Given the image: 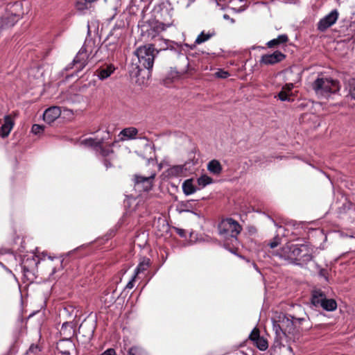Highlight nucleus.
<instances>
[{
    "label": "nucleus",
    "instance_id": "obj_11",
    "mask_svg": "<svg viewBox=\"0 0 355 355\" xmlns=\"http://www.w3.org/2000/svg\"><path fill=\"white\" fill-rule=\"evenodd\" d=\"M285 58V55L279 51L270 54L263 55L260 62L264 64H274L281 62Z\"/></svg>",
    "mask_w": 355,
    "mask_h": 355
},
{
    "label": "nucleus",
    "instance_id": "obj_40",
    "mask_svg": "<svg viewBox=\"0 0 355 355\" xmlns=\"http://www.w3.org/2000/svg\"><path fill=\"white\" fill-rule=\"evenodd\" d=\"M322 298L323 299L319 302L318 307L322 308L324 304V302L327 300V298L326 297V295L324 294V292H323V297Z\"/></svg>",
    "mask_w": 355,
    "mask_h": 355
},
{
    "label": "nucleus",
    "instance_id": "obj_1",
    "mask_svg": "<svg viewBox=\"0 0 355 355\" xmlns=\"http://www.w3.org/2000/svg\"><path fill=\"white\" fill-rule=\"evenodd\" d=\"M159 51L155 49L154 44L144 45L137 48L134 54L137 56L139 64H132L129 70L130 76L137 78L140 76L143 69H145L148 70L147 75L149 76L155 58Z\"/></svg>",
    "mask_w": 355,
    "mask_h": 355
},
{
    "label": "nucleus",
    "instance_id": "obj_19",
    "mask_svg": "<svg viewBox=\"0 0 355 355\" xmlns=\"http://www.w3.org/2000/svg\"><path fill=\"white\" fill-rule=\"evenodd\" d=\"M182 190L185 195L189 196L196 191V188L193 184V180L189 179L185 180L182 184Z\"/></svg>",
    "mask_w": 355,
    "mask_h": 355
},
{
    "label": "nucleus",
    "instance_id": "obj_48",
    "mask_svg": "<svg viewBox=\"0 0 355 355\" xmlns=\"http://www.w3.org/2000/svg\"><path fill=\"white\" fill-rule=\"evenodd\" d=\"M293 320H297V319H296L295 318H294V317H293ZM297 320H300V321L303 320V319H300V318H298Z\"/></svg>",
    "mask_w": 355,
    "mask_h": 355
},
{
    "label": "nucleus",
    "instance_id": "obj_36",
    "mask_svg": "<svg viewBox=\"0 0 355 355\" xmlns=\"http://www.w3.org/2000/svg\"><path fill=\"white\" fill-rule=\"evenodd\" d=\"M280 238L277 236L274 238L273 241H271L270 243H269V246L271 248H276L279 243H280Z\"/></svg>",
    "mask_w": 355,
    "mask_h": 355
},
{
    "label": "nucleus",
    "instance_id": "obj_27",
    "mask_svg": "<svg viewBox=\"0 0 355 355\" xmlns=\"http://www.w3.org/2000/svg\"><path fill=\"white\" fill-rule=\"evenodd\" d=\"M146 353L144 349L139 347H132L129 349L128 355H146Z\"/></svg>",
    "mask_w": 355,
    "mask_h": 355
},
{
    "label": "nucleus",
    "instance_id": "obj_32",
    "mask_svg": "<svg viewBox=\"0 0 355 355\" xmlns=\"http://www.w3.org/2000/svg\"><path fill=\"white\" fill-rule=\"evenodd\" d=\"M44 130V126L39 124H34L32 126L31 132L35 135H39Z\"/></svg>",
    "mask_w": 355,
    "mask_h": 355
},
{
    "label": "nucleus",
    "instance_id": "obj_16",
    "mask_svg": "<svg viewBox=\"0 0 355 355\" xmlns=\"http://www.w3.org/2000/svg\"><path fill=\"white\" fill-rule=\"evenodd\" d=\"M138 133V130L136 128L130 127L126 128L122 130L120 132V135L121 136V139L122 140L125 139H132L136 137V135Z\"/></svg>",
    "mask_w": 355,
    "mask_h": 355
},
{
    "label": "nucleus",
    "instance_id": "obj_31",
    "mask_svg": "<svg viewBox=\"0 0 355 355\" xmlns=\"http://www.w3.org/2000/svg\"><path fill=\"white\" fill-rule=\"evenodd\" d=\"M279 99L282 101H290V94L286 92L285 90L282 89V90L279 92L277 95Z\"/></svg>",
    "mask_w": 355,
    "mask_h": 355
},
{
    "label": "nucleus",
    "instance_id": "obj_30",
    "mask_svg": "<svg viewBox=\"0 0 355 355\" xmlns=\"http://www.w3.org/2000/svg\"><path fill=\"white\" fill-rule=\"evenodd\" d=\"M348 87L350 96L355 100V78L349 80Z\"/></svg>",
    "mask_w": 355,
    "mask_h": 355
},
{
    "label": "nucleus",
    "instance_id": "obj_17",
    "mask_svg": "<svg viewBox=\"0 0 355 355\" xmlns=\"http://www.w3.org/2000/svg\"><path fill=\"white\" fill-rule=\"evenodd\" d=\"M207 169L210 173L215 175H218L222 171V166L218 160L213 159L208 163Z\"/></svg>",
    "mask_w": 355,
    "mask_h": 355
},
{
    "label": "nucleus",
    "instance_id": "obj_9",
    "mask_svg": "<svg viewBox=\"0 0 355 355\" xmlns=\"http://www.w3.org/2000/svg\"><path fill=\"white\" fill-rule=\"evenodd\" d=\"M155 173H152L149 176H142L139 175H135V187L139 191H149L153 186V180L155 178Z\"/></svg>",
    "mask_w": 355,
    "mask_h": 355
},
{
    "label": "nucleus",
    "instance_id": "obj_28",
    "mask_svg": "<svg viewBox=\"0 0 355 355\" xmlns=\"http://www.w3.org/2000/svg\"><path fill=\"white\" fill-rule=\"evenodd\" d=\"M90 3L87 0H77L76 7L78 10H84L88 8V5Z\"/></svg>",
    "mask_w": 355,
    "mask_h": 355
},
{
    "label": "nucleus",
    "instance_id": "obj_37",
    "mask_svg": "<svg viewBox=\"0 0 355 355\" xmlns=\"http://www.w3.org/2000/svg\"><path fill=\"white\" fill-rule=\"evenodd\" d=\"M136 276L133 275L131 278V279L128 282L125 288L131 289L134 287V282L136 279Z\"/></svg>",
    "mask_w": 355,
    "mask_h": 355
},
{
    "label": "nucleus",
    "instance_id": "obj_10",
    "mask_svg": "<svg viewBox=\"0 0 355 355\" xmlns=\"http://www.w3.org/2000/svg\"><path fill=\"white\" fill-rule=\"evenodd\" d=\"M338 17V11L336 10H332L319 21L318 23V29L322 32L326 31L336 22Z\"/></svg>",
    "mask_w": 355,
    "mask_h": 355
},
{
    "label": "nucleus",
    "instance_id": "obj_2",
    "mask_svg": "<svg viewBox=\"0 0 355 355\" xmlns=\"http://www.w3.org/2000/svg\"><path fill=\"white\" fill-rule=\"evenodd\" d=\"M218 234L224 241V246L232 253H235L239 242L238 235L242 230L240 224L235 220L228 218L222 220L218 226Z\"/></svg>",
    "mask_w": 355,
    "mask_h": 355
},
{
    "label": "nucleus",
    "instance_id": "obj_35",
    "mask_svg": "<svg viewBox=\"0 0 355 355\" xmlns=\"http://www.w3.org/2000/svg\"><path fill=\"white\" fill-rule=\"evenodd\" d=\"M215 76L216 77L219 78H226L230 76V73L226 71L219 69L218 71L215 73Z\"/></svg>",
    "mask_w": 355,
    "mask_h": 355
},
{
    "label": "nucleus",
    "instance_id": "obj_13",
    "mask_svg": "<svg viewBox=\"0 0 355 355\" xmlns=\"http://www.w3.org/2000/svg\"><path fill=\"white\" fill-rule=\"evenodd\" d=\"M60 114L61 110L60 107L53 106L45 110L43 114V119L44 121L50 124L57 119Z\"/></svg>",
    "mask_w": 355,
    "mask_h": 355
},
{
    "label": "nucleus",
    "instance_id": "obj_6",
    "mask_svg": "<svg viewBox=\"0 0 355 355\" xmlns=\"http://www.w3.org/2000/svg\"><path fill=\"white\" fill-rule=\"evenodd\" d=\"M312 87L318 96L325 98L337 93L340 89L338 81L324 77H318L313 83Z\"/></svg>",
    "mask_w": 355,
    "mask_h": 355
},
{
    "label": "nucleus",
    "instance_id": "obj_43",
    "mask_svg": "<svg viewBox=\"0 0 355 355\" xmlns=\"http://www.w3.org/2000/svg\"><path fill=\"white\" fill-rule=\"evenodd\" d=\"M60 353H61L62 355H70V351H69V349H67V350H60Z\"/></svg>",
    "mask_w": 355,
    "mask_h": 355
},
{
    "label": "nucleus",
    "instance_id": "obj_47",
    "mask_svg": "<svg viewBox=\"0 0 355 355\" xmlns=\"http://www.w3.org/2000/svg\"><path fill=\"white\" fill-rule=\"evenodd\" d=\"M137 82H138L139 84H143L144 83V81L140 82L139 79L137 80Z\"/></svg>",
    "mask_w": 355,
    "mask_h": 355
},
{
    "label": "nucleus",
    "instance_id": "obj_49",
    "mask_svg": "<svg viewBox=\"0 0 355 355\" xmlns=\"http://www.w3.org/2000/svg\"><path fill=\"white\" fill-rule=\"evenodd\" d=\"M230 21H231L232 23H234V19H233L230 18Z\"/></svg>",
    "mask_w": 355,
    "mask_h": 355
},
{
    "label": "nucleus",
    "instance_id": "obj_38",
    "mask_svg": "<svg viewBox=\"0 0 355 355\" xmlns=\"http://www.w3.org/2000/svg\"><path fill=\"white\" fill-rule=\"evenodd\" d=\"M175 231H176V233L180 236H181L182 238H185L186 237V231L183 229H180V228H176L175 229Z\"/></svg>",
    "mask_w": 355,
    "mask_h": 355
},
{
    "label": "nucleus",
    "instance_id": "obj_25",
    "mask_svg": "<svg viewBox=\"0 0 355 355\" xmlns=\"http://www.w3.org/2000/svg\"><path fill=\"white\" fill-rule=\"evenodd\" d=\"M191 208V201L181 202L178 205L177 209L181 212H189Z\"/></svg>",
    "mask_w": 355,
    "mask_h": 355
},
{
    "label": "nucleus",
    "instance_id": "obj_41",
    "mask_svg": "<svg viewBox=\"0 0 355 355\" xmlns=\"http://www.w3.org/2000/svg\"><path fill=\"white\" fill-rule=\"evenodd\" d=\"M104 165L106 167V168H108L112 166V164L110 160L105 159L103 161Z\"/></svg>",
    "mask_w": 355,
    "mask_h": 355
},
{
    "label": "nucleus",
    "instance_id": "obj_5",
    "mask_svg": "<svg viewBox=\"0 0 355 355\" xmlns=\"http://www.w3.org/2000/svg\"><path fill=\"white\" fill-rule=\"evenodd\" d=\"M94 42L92 40L85 41L76 57L73 60L71 64L76 67L77 71L83 70L96 53Z\"/></svg>",
    "mask_w": 355,
    "mask_h": 355
},
{
    "label": "nucleus",
    "instance_id": "obj_39",
    "mask_svg": "<svg viewBox=\"0 0 355 355\" xmlns=\"http://www.w3.org/2000/svg\"><path fill=\"white\" fill-rule=\"evenodd\" d=\"M285 76V80H290V76L293 74V71L291 69H287L284 72Z\"/></svg>",
    "mask_w": 355,
    "mask_h": 355
},
{
    "label": "nucleus",
    "instance_id": "obj_34",
    "mask_svg": "<svg viewBox=\"0 0 355 355\" xmlns=\"http://www.w3.org/2000/svg\"><path fill=\"white\" fill-rule=\"evenodd\" d=\"M40 351V347L37 345H31L27 351V354L35 355Z\"/></svg>",
    "mask_w": 355,
    "mask_h": 355
},
{
    "label": "nucleus",
    "instance_id": "obj_46",
    "mask_svg": "<svg viewBox=\"0 0 355 355\" xmlns=\"http://www.w3.org/2000/svg\"><path fill=\"white\" fill-rule=\"evenodd\" d=\"M252 265H253V267L255 268V270H257L258 272H259V269L257 268V266L254 263H253Z\"/></svg>",
    "mask_w": 355,
    "mask_h": 355
},
{
    "label": "nucleus",
    "instance_id": "obj_44",
    "mask_svg": "<svg viewBox=\"0 0 355 355\" xmlns=\"http://www.w3.org/2000/svg\"><path fill=\"white\" fill-rule=\"evenodd\" d=\"M66 343L68 345L69 349H72L73 347V345L71 342L67 340Z\"/></svg>",
    "mask_w": 355,
    "mask_h": 355
},
{
    "label": "nucleus",
    "instance_id": "obj_7",
    "mask_svg": "<svg viewBox=\"0 0 355 355\" xmlns=\"http://www.w3.org/2000/svg\"><path fill=\"white\" fill-rule=\"evenodd\" d=\"M23 14L22 6L19 2L8 4L4 14L0 16V31L13 26Z\"/></svg>",
    "mask_w": 355,
    "mask_h": 355
},
{
    "label": "nucleus",
    "instance_id": "obj_8",
    "mask_svg": "<svg viewBox=\"0 0 355 355\" xmlns=\"http://www.w3.org/2000/svg\"><path fill=\"white\" fill-rule=\"evenodd\" d=\"M109 138V134L101 138H87L81 141V144L85 146L92 148L96 153H98L102 157H110L114 153L112 149L111 144L106 142L105 140Z\"/></svg>",
    "mask_w": 355,
    "mask_h": 355
},
{
    "label": "nucleus",
    "instance_id": "obj_24",
    "mask_svg": "<svg viewBox=\"0 0 355 355\" xmlns=\"http://www.w3.org/2000/svg\"><path fill=\"white\" fill-rule=\"evenodd\" d=\"M254 345L261 351H265L268 347V344L267 340H266L263 337H260L259 338H257L256 341L253 343Z\"/></svg>",
    "mask_w": 355,
    "mask_h": 355
},
{
    "label": "nucleus",
    "instance_id": "obj_29",
    "mask_svg": "<svg viewBox=\"0 0 355 355\" xmlns=\"http://www.w3.org/2000/svg\"><path fill=\"white\" fill-rule=\"evenodd\" d=\"M293 82L292 83H286L282 89H283L284 90H285L286 92H288L289 94V92H291V90L293 89L294 87V83L295 82H297L299 80V77H298V75L296 76L295 78V79H292L291 80Z\"/></svg>",
    "mask_w": 355,
    "mask_h": 355
},
{
    "label": "nucleus",
    "instance_id": "obj_45",
    "mask_svg": "<svg viewBox=\"0 0 355 355\" xmlns=\"http://www.w3.org/2000/svg\"><path fill=\"white\" fill-rule=\"evenodd\" d=\"M223 18H224L225 19H226V20H229V19H230V17L228 15H227V14H225V15H223Z\"/></svg>",
    "mask_w": 355,
    "mask_h": 355
},
{
    "label": "nucleus",
    "instance_id": "obj_3",
    "mask_svg": "<svg viewBox=\"0 0 355 355\" xmlns=\"http://www.w3.org/2000/svg\"><path fill=\"white\" fill-rule=\"evenodd\" d=\"M279 256L299 266H304L312 259L311 250L305 244L287 243L282 248Z\"/></svg>",
    "mask_w": 355,
    "mask_h": 355
},
{
    "label": "nucleus",
    "instance_id": "obj_20",
    "mask_svg": "<svg viewBox=\"0 0 355 355\" xmlns=\"http://www.w3.org/2000/svg\"><path fill=\"white\" fill-rule=\"evenodd\" d=\"M288 36L285 34L279 35L277 38L271 40L267 43L269 48L275 47L281 44H284L288 41Z\"/></svg>",
    "mask_w": 355,
    "mask_h": 355
},
{
    "label": "nucleus",
    "instance_id": "obj_23",
    "mask_svg": "<svg viewBox=\"0 0 355 355\" xmlns=\"http://www.w3.org/2000/svg\"><path fill=\"white\" fill-rule=\"evenodd\" d=\"M322 308L327 311H333L336 309L337 303L333 299H327Z\"/></svg>",
    "mask_w": 355,
    "mask_h": 355
},
{
    "label": "nucleus",
    "instance_id": "obj_50",
    "mask_svg": "<svg viewBox=\"0 0 355 355\" xmlns=\"http://www.w3.org/2000/svg\"><path fill=\"white\" fill-rule=\"evenodd\" d=\"M354 199L355 200V196H354Z\"/></svg>",
    "mask_w": 355,
    "mask_h": 355
},
{
    "label": "nucleus",
    "instance_id": "obj_12",
    "mask_svg": "<svg viewBox=\"0 0 355 355\" xmlns=\"http://www.w3.org/2000/svg\"><path fill=\"white\" fill-rule=\"evenodd\" d=\"M14 125L13 118L10 115H6L0 127V137L2 138L7 137L12 130Z\"/></svg>",
    "mask_w": 355,
    "mask_h": 355
},
{
    "label": "nucleus",
    "instance_id": "obj_15",
    "mask_svg": "<svg viewBox=\"0 0 355 355\" xmlns=\"http://www.w3.org/2000/svg\"><path fill=\"white\" fill-rule=\"evenodd\" d=\"M116 70V67L112 64H106L98 69L96 71V75L101 80H104L109 78Z\"/></svg>",
    "mask_w": 355,
    "mask_h": 355
},
{
    "label": "nucleus",
    "instance_id": "obj_33",
    "mask_svg": "<svg viewBox=\"0 0 355 355\" xmlns=\"http://www.w3.org/2000/svg\"><path fill=\"white\" fill-rule=\"evenodd\" d=\"M261 336H259V330L257 328H254L249 336V338L254 343L256 341L257 338H259Z\"/></svg>",
    "mask_w": 355,
    "mask_h": 355
},
{
    "label": "nucleus",
    "instance_id": "obj_14",
    "mask_svg": "<svg viewBox=\"0 0 355 355\" xmlns=\"http://www.w3.org/2000/svg\"><path fill=\"white\" fill-rule=\"evenodd\" d=\"M216 35V31L214 29H210L207 31H202L196 37L194 43L189 46L191 49H193L196 45L201 44L209 40H210L211 37Z\"/></svg>",
    "mask_w": 355,
    "mask_h": 355
},
{
    "label": "nucleus",
    "instance_id": "obj_42",
    "mask_svg": "<svg viewBox=\"0 0 355 355\" xmlns=\"http://www.w3.org/2000/svg\"><path fill=\"white\" fill-rule=\"evenodd\" d=\"M319 275L321 276V277H323L325 278V279H327V270H324V269H322L320 270L319 272Z\"/></svg>",
    "mask_w": 355,
    "mask_h": 355
},
{
    "label": "nucleus",
    "instance_id": "obj_22",
    "mask_svg": "<svg viewBox=\"0 0 355 355\" xmlns=\"http://www.w3.org/2000/svg\"><path fill=\"white\" fill-rule=\"evenodd\" d=\"M323 291L320 290H314L311 294V303L315 306L318 307L319 302L323 298Z\"/></svg>",
    "mask_w": 355,
    "mask_h": 355
},
{
    "label": "nucleus",
    "instance_id": "obj_26",
    "mask_svg": "<svg viewBox=\"0 0 355 355\" xmlns=\"http://www.w3.org/2000/svg\"><path fill=\"white\" fill-rule=\"evenodd\" d=\"M198 184L201 187H205L212 182V178L207 175H201L197 180Z\"/></svg>",
    "mask_w": 355,
    "mask_h": 355
},
{
    "label": "nucleus",
    "instance_id": "obj_21",
    "mask_svg": "<svg viewBox=\"0 0 355 355\" xmlns=\"http://www.w3.org/2000/svg\"><path fill=\"white\" fill-rule=\"evenodd\" d=\"M183 166L180 165H175L170 167L166 171L167 176L168 177H178L183 172Z\"/></svg>",
    "mask_w": 355,
    "mask_h": 355
},
{
    "label": "nucleus",
    "instance_id": "obj_18",
    "mask_svg": "<svg viewBox=\"0 0 355 355\" xmlns=\"http://www.w3.org/2000/svg\"><path fill=\"white\" fill-rule=\"evenodd\" d=\"M150 261L148 258H144L138 264L135 270V276H137L139 274L146 271L150 266Z\"/></svg>",
    "mask_w": 355,
    "mask_h": 355
},
{
    "label": "nucleus",
    "instance_id": "obj_4",
    "mask_svg": "<svg viewBox=\"0 0 355 355\" xmlns=\"http://www.w3.org/2000/svg\"><path fill=\"white\" fill-rule=\"evenodd\" d=\"M168 26L157 21H146L141 25V34L146 40H155L161 42L159 44L161 50L167 49L166 40L159 37V34L166 30Z\"/></svg>",
    "mask_w": 355,
    "mask_h": 355
}]
</instances>
